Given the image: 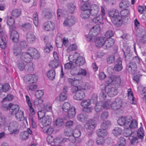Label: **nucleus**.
I'll use <instances>...</instances> for the list:
<instances>
[{"label": "nucleus", "mask_w": 146, "mask_h": 146, "mask_svg": "<svg viewBox=\"0 0 146 146\" xmlns=\"http://www.w3.org/2000/svg\"><path fill=\"white\" fill-rule=\"evenodd\" d=\"M112 103L111 101L109 100L105 101L102 105L103 108L106 109L110 108H112Z\"/></svg>", "instance_id": "44"}, {"label": "nucleus", "mask_w": 146, "mask_h": 146, "mask_svg": "<svg viewBox=\"0 0 146 146\" xmlns=\"http://www.w3.org/2000/svg\"><path fill=\"white\" fill-rule=\"evenodd\" d=\"M77 48L76 45V44H73L68 47L67 50V51L68 53H70L72 51L76 50Z\"/></svg>", "instance_id": "61"}, {"label": "nucleus", "mask_w": 146, "mask_h": 146, "mask_svg": "<svg viewBox=\"0 0 146 146\" xmlns=\"http://www.w3.org/2000/svg\"><path fill=\"white\" fill-rule=\"evenodd\" d=\"M76 21V18L74 17L69 16L64 21L63 25L65 26L70 27L74 24Z\"/></svg>", "instance_id": "14"}, {"label": "nucleus", "mask_w": 146, "mask_h": 146, "mask_svg": "<svg viewBox=\"0 0 146 146\" xmlns=\"http://www.w3.org/2000/svg\"><path fill=\"white\" fill-rule=\"evenodd\" d=\"M77 53L76 52L74 55H70L69 56L68 60L70 62H73L75 63L76 59V58L77 57Z\"/></svg>", "instance_id": "60"}, {"label": "nucleus", "mask_w": 146, "mask_h": 146, "mask_svg": "<svg viewBox=\"0 0 146 146\" xmlns=\"http://www.w3.org/2000/svg\"><path fill=\"white\" fill-rule=\"evenodd\" d=\"M127 94L130 100H131L132 102V104H136L137 103V102L136 100H135V98L133 96V93L132 92L131 90V88L128 89L127 91Z\"/></svg>", "instance_id": "35"}, {"label": "nucleus", "mask_w": 146, "mask_h": 146, "mask_svg": "<svg viewBox=\"0 0 146 146\" xmlns=\"http://www.w3.org/2000/svg\"><path fill=\"white\" fill-rule=\"evenodd\" d=\"M129 1L127 0L123 1L119 4V7L123 9H126L129 6Z\"/></svg>", "instance_id": "40"}, {"label": "nucleus", "mask_w": 146, "mask_h": 146, "mask_svg": "<svg viewBox=\"0 0 146 146\" xmlns=\"http://www.w3.org/2000/svg\"><path fill=\"white\" fill-rule=\"evenodd\" d=\"M84 92L81 90L78 91L74 96V100H81L85 97Z\"/></svg>", "instance_id": "20"}, {"label": "nucleus", "mask_w": 146, "mask_h": 146, "mask_svg": "<svg viewBox=\"0 0 146 146\" xmlns=\"http://www.w3.org/2000/svg\"><path fill=\"white\" fill-rule=\"evenodd\" d=\"M42 14L44 17L47 19L51 18L52 16V12L48 9H44L43 12Z\"/></svg>", "instance_id": "33"}, {"label": "nucleus", "mask_w": 146, "mask_h": 146, "mask_svg": "<svg viewBox=\"0 0 146 146\" xmlns=\"http://www.w3.org/2000/svg\"><path fill=\"white\" fill-rule=\"evenodd\" d=\"M9 111L11 114L14 115L19 110V107L18 105L12 104L11 106L9 107Z\"/></svg>", "instance_id": "25"}, {"label": "nucleus", "mask_w": 146, "mask_h": 146, "mask_svg": "<svg viewBox=\"0 0 146 146\" xmlns=\"http://www.w3.org/2000/svg\"><path fill=\"white\" fill-rule=\"evenodd\" d=\"M109 16L111 17V20L115 25H120L122 24V20L119 15L118 11L117 10H112L109 12Z\"/></svg>", "instance_id": "4"}, {"label": "nucleus", "mask_w": 146, "mask_h": 146, "mask_svg": "<svg viewBox=\"0 0 146 146\" xmlns=\"http://www.w3.org/2000/svg\"><path fill=\"white\" fill-rule=\"evenodd\" d=\"M96 126V121L94 120H90L84 125V128L88 131L92 132Z\"/></svg>", "instance_id": "8"}, {"label": "nucleus", "mask_w": 146, "mask_h": 146, "mask_svg": "<svg viewBox=\"0 0 146 146\" xmlns=\"http://www.w3.org/2000/svg\"><path fill=\"white\" fill-rule=\"evenodd\" d=\"M67 112L69 117L72 118L75 116L76 113L75 108L74 106H72Z\"/></svg>", "instance_id": "34"}, {"label": "nucleus", "mask_w": 146, "mask_h": 146, "mask_svg": "<svg viewBox=\"0 0 146 146\" xmlns=\"http://www.w3.org/2000/svg\"><path fill=\"white\" fill-rule=\"evenodd\" d=\"M53 48L52 45L50 43H47L44 48V51L45 52L49 53L52 50Z\"/></svg>", "instance_id": "57"}, {"label": "nucleus", "mask_w": 146, "mask_h": 146, "mask_svg": "<svg viewBox=\"0 0 146 146\" xmlns=\"http://www.w3.org/2000/svg\"><path fill=\"white\" fill-rule=\"evenodd\" d=\"M70 106L71 105L69 103L65 102L63 105L62 109L64 111L66 112L71 108Z\"/></svg>", "instance_id": "50"}, {"label": "nucleus", "mask_w": 146, "mask_h": 146, "mask_svg": "<svg viewBox=\"0 0 146 146\" xmlns=\"http://www.w3.org/2000/svg\"><path fill=\"white\" fill-rule=\"evenodd\" d=\"M45 111L44 110H40L38 111V115L39 118L40 119H41L42 118L45 116Z\"/></svg>", "instance_id": "63"}, {"label": "nucleus", "mask_w": 146, "mask_h": 146, "mask_svg": "<svg viewBox=\"0 0 146 146\" xmlns=\"http://www.w3.org/2000/svg\"><path fill=\"white\" fill-rule=\"evenodd\" d=\"M42 128L44 132L47 133L48 134H52L54 131V129L52 127H49V126L42 127Z\"/></svg>", "instance_id": "42"}, {"label": "nucleus", "mask_w": 146, "mask_h": 146, "mask_svg": "<svg viewBox=\"0 0 146 146\" xmlns=\"http://www.w3.org/2000/svg\"><path fill=\"white\" fill-rule=\"evenodd\" d=\"M126 68L129 72L134 74L137 70V66L135 62H131L127 64Z\"/></svg>", "instance_id": "15"}, {"label": "nucleus", "mask_w": 146, "mask_h": 146, "mask_svg": "<svg viewBox=\"0 0 146 146\" xmlns=\"http://www.w3.org/2000/svg\"><path fill=\"white\" fill-rule=\"evenodd\" d=\"M81 90H87L90 89L91 85L88 83H83L82 86H80Z\"/></svg>", "instance_id": "54"}, {"label": "nucleus", "mask_w": 146, "mask_h": 146, "mask_svg": "<svg viewBox=\"0 0 146 146\" xmlns=\"http://www.w3.org/2000/svg\"><path fill=\"white\" fill-rule=\"evenodd\" d=\"M105 89L108 96L111 97L114 96L117 94V89L112 87L110 85L106 86L105 88Z\"/></svg>", "instance_id": "7"}, {"label": "nucleus", "mask_w": 146, "mask_h": 146, "mask_svg": "<svg viewBox=\"0 0 146 146\" xmlns=\"http://www.w3.org/2000/svg\"><path fill=\"white\" fill-rule=\"evenodd\" d=\"M93 40V39H92L89 41L95 42L97 46L101 47L103 46L104 47V46H105V41H106V38L103 36L100 37L99 38H97V37H96L94 40Z\"/></svg>", "instance_id": "11"}, {"label": "nucleus", "mask_w": 146, "mask_h": 146, "mask_svg": "<svg viewBox=\"0 0 146 146\" xmlns=\"http://www.w3.org/2000/svg\"><path fill=\"white\" fill-rule=\"evenodd\" d=\"M33 19L35 25L37 27L38 24V19L37 14L36 12L33 15Z\"/></svg>", "instance_id": "55"}, {"label": "nucleus", "mask_w": 146, "mask_h": 146, "mask_svg": "<svg viewBox=\"0 0 146 146\" xmlns=\"http://www.w3.org/2000/svg\"><path fill=\"white\" fill-rule=\"evenodd\" d=\"M43 102V101L42 100L39 98H37L35 100L34 103L35 106L39 107L41 106Z\"/></svg>", "instance_id": "58"}, {"label": "nucleus", "mask_w": 146, "mask_h": 146, "mask_svg": "<svg viewBox=\"0 0 146 146\" xmlns=\"http://www.w3.org/2000/svg\"><path fill=\"white\" fill-rule=\"evenodd\" d=\"M76 76V78H69L68 79V80L69 84L71 86H77L81 82L80 79L81 78V76H80L79 78Z\"/></svg>", "instance_id": "17"}, {"label": "nucleus", "mask_w": 146, "mask_h": 146, "mask_svg": "<svg viewBox=\"0 0 146 146\" xmlns=\"http://www.w3.org/2000/svg\"><path fill=\"white\" fill-rule=\"evenodd\" d=\"M40 57V54L38 51L35 48L33 47H29L28 49V58L31 61L33 58L38 59Z\"/></svg>", "instance_id": "5"}, {"label": "nucleus", "mask_w": 146, "mask_h": 146, "mask_svg": "<svg viewBox=\"0 0 146 146\" xmlns=\"http://www.w3.org/2000/svg\"><path fill=\"white\" fill-rule=\"evenodd\" d=\"M90 10L83 11L81 13L80 16L82 18L87 19L90 17Z\"/></svg>", "instance_id": "39"}, {"label": "nucleus", "mask_w": 146, "mask_h": 146, "mask_svg": "<svg viewBox=\"0 0 146 146\" xmlns=\"http://www.w3.org/2000/svg\"><path fill=\"white\" fill-rule=\"evenodd\" d=\"M110 122L109 121H104L101 125V127L104 129H108L111 125Z\"/></svg>", "instance_id": "43"}, {"label": "nucleus", "mask_w": 146, "mask_h": 146, "mask_svg": "<svg viewBox=\"0 0 146 146\" xmlns=\"http://www.w3.org/2000/svg\"><path fill=\"white\" fill-rule=\"evenodd\" d=\"M36 37L34 33L29 31L28 33V42L30 43H34L35 41Z\"/></svg>", "instance_id": "27"}, {"label": "nucleus", "mask_w": 146, "mask_h": 146, "mask_svg": "<svg viewBox=\"0 0 146 146\" xmlns=\"http://www.w3.org/2000/svg\"><path fill=\"white\" fill-rule=\"evenodd\" d=\"M137 126V123L135 119H132L131 117V120L129 124L127 125V127H129L130 129H134L136 128Z\"/></svg>", "instance_id": "36"}, {"label": "nucleus", "mask_w": 146, "mask_h": 146, "mask_svg": "<svg viewBox=\"0 0 146 146\" xmlns=\"http://www.w3.org/2000/svg\"><path fill=\"white\" fill-rule=\"evenodd\" d=\"M121 132V129L118 127H115L113 130V133L115 136H118L119 135Z\"/></svg>", "instance_id": "48"}, {"label": "nucleus", "mask_w": 146, "mask_h": 146, "mask_svg": "<svg viewBox=\"0 0 146 146\" xmlns=\"http://www.w3.org/2000/svg\"><path fill=\"white\" fill-rule=\"evenodd\" d=\"M91 104V102L89 100H84L81 103V105L84 108L89 106Z\"/></svg>", "instance_id": "56"}, {"label": "nucleus", "mask_w": 146, "mask_h": 146, "mask_svg": "<svg viewBox=\"0 0 146 146\" xmlns=\"http://www.w3.org/2000/svg\"><path fill=\"white\" fill-rule=\"evenodd\" d=\"M129 11L128 9H123L120 12V14L121 15V20L122 19H123L127 17L129 15Z\"/></svg>", "instance_id": "41"}, {"label": "nucleus", "mask_w": 146, "mask_h": 146, "mask_svg": "<svg viewBox=\"0 0 146 146\" xmlns=\"http://www.w3.org/2000/svg\"><path fill=\"white\" fill-rule=\"evenodd\" d=\"M20 138L22 141L26 140L27 138V131H24L20 133Z\"/></svg>", "instance_id": "46"}, {"label": "nucleus", "mask_w": 146, "mask_h": 146, "mask_svg": "<svg viewBox=\"0 0 146 146\" xmlns=\"http://www.w3.org/2000/svg\"><path fill=\"white\" fill-rule=\"evenodd\" d=\"M108 80L109 83H111L117 87L120 86L121 82V79L119 76L113 75L109 77Z\"/></svg>", "instance_id": "6"}, {"label": "nucleus", "mask_w": 146, "mask_h": 146, "mask_svg": "<svg viewBox=\"0 0 146 146\" xmlns=\"http://www.w3.org/2000/svg\"><path fill=\"white\" fill-rule=\"evenodd\" d=\"M81 135V132L78 129H74L72 136L68 138L69 141L72 142H74L75 141V138H78L80 137Z\"/></svg>", "instance_id": "18"}, {"label": "nucleus", "mask_w": 146, "mask_h": 146, "mask_svg": "<svg viewBox=\"0 0 146 146\" xmlns=\"http://www.w3.org/2000/svg\"><path fill=\"white\" fill-rule=\"evenodd\" d=\"M42 119L41 121L43 126L42 127L49 126L51 122V119L50 117L48 116H45Z\"/></svg>", "instance_id": "23"}, {"label": "nucleus", "mask_w": 146, "mask_h": 146, "mask_svg": "<svg viewBox=\"0 0 146 146\" xmlns=\"http://www.w3.org/2000/svg\"><path fill=\"white\" fill-rule=\"evenodd\" d=\"M114 68L117 71L121 70L123 68L122 65V61L121 58H118L117 61V63L115 65Z\"/></svg>", "instance_id": "31"}, {"label": "nucleus", "mask_w": 146, "mask_h": 146, "mask_svg": "<svg viewBox=\"0 0 146 146\" xmlns=\"http://www.w3.org/2000/svg\"><path fill=\"white\" fill-rule=\"evenodd\" d=\"M96 133L99 137L104 138L107 136V132L106 130L103 129H99L97 131Z\"/></svg>", "instance_id": "29"}, {"label": "nucleus", "mask_w": 146, "mask_h": 146, "mask_svg": "<svg viewBox=\"0 0 146 146\" xmlns=\"http://www.w3.org/2000/svg\"><path fill=\"white\" fill-rule=\"evenodd\" d=\"M15 23V21L14 19L11 16H8L7 23V24L10 27H14L15 28V27L13 25Z\"/></svg>", "instance_id": "49"}, {"label": "nucleus", "mask_w": 146, "mask_h": 146, "mask_svg": "<svg viewBox=\"0 0 146 146\" xmlns=\"http://www.w3.org/2000/svg\"><path fill=\"white\" fill-rule=\"evenodd\" d=\"M132 133V131L129 128H127L124 129V132L123 133L124 135V136L127 137H129L130 135Z\"/></svg>", "instance_id": "59"}, {"label": "nucleus", "mask_w": 146, "mask_h": 146, "mask_svg": "<svg viewBox=\"0 0 146 146\" xmlns=\"http://www.w3.org/2000/svg\"><path fill=\"white\" fill-rule=\"evenodd\" d=\"M29 99V98L28 96V105L29 108V123L30 125H31L32 127L33 128H35L36 127V125L34 119V117L33 116V115L35 114V111L33 107L32 103Z\"/></svg>", "instance_id": "3"}, {"label": "nucleus", "mask_w": 146, "mask_h": 146, "mask_svg": "<svg viewBox=\"0 0 146 146\" xmlns=\"http://www.w3.org/2000/svg\"><path fill=\"white\" fill-rule=\"evenodd\" d=\"M76 68H74L73 69H72L70 70V73L72 75L76 76L77 77L79 78L80 76L82 78V76H85L87 74V72L86 70L81 68L79 72L77 73L76 72H74L76 70Z\"/></svg>", "instance_id": "13"}, {"label": "nucleus", "mask_w": 146, "mask_h": 146, "mask_svg": "<svg viewBox=\"0 0 146 146\" xmlns=\"http://www.w3.org/2000/svg\"><path fill=\"white\" fill-rule=\"evenodd\" d=\"M103 107V105L101 102L96 103L95 107V110L97 112L100 111L102 109Z\"/></svg>", "instance_id": "52"}, {"label": "nucleus", "mask_w": 146, "mask_h": 146, "mask_svg": "<svg viewBox=\"0 0 146 146\" xmlns=\"http://www.w3.org/2000/svg\"><path fill=\"white\" fill-rule=\"evenodd\" d=\"M44 29L46 31L53 30L54 28V25L53 23L50 21L45 23L43 25Z\"/></svg>", "instance_id": "22"}, {"label": "nucleus", "mask_w": 146, "mask_h": 146, "mask_svg": "<svg viewBox=\"0 0 146 146\" xmlns=\"http://www.w3.org/2000/svg\"><path fill=\"white\" fill-rule=\"evenodd\" d=\"M138 137L136 136H130L129 139L130 141L131 144L133 145L137 144L139 142L142 141L144 135L143 129L142 127H140L137 132Z\"/></svg>", "instance_id": "1"}, {"label": "nucleus", "mask_w": 146, "mask_h": 146, "mask_svg": "<svg viewBox=\"0 0 146 146\" xmlns=\"http://www.w3.org/2000/svg\"><path fill=\"white\" fill-rule=\"evenodd\" d=\"M93 23L100 24L103 25L104 23L103 22V15H100L98 17H94L92 20Z\"/></svg>", "instance_id": "24"}, {"label": "nucleus", "mask_w": 146, "mask_h": 146, "mask_svg": "<svg viewBox=\"0 0 146 146\" xmlns=\"http://www.w3.org/2000/svg\"><path fill=\"white\" fill-rule=\"evenodd\" d=\"M11 13L13 16L17 17L21 14V11L19 9H15L12 11Z\"/></svg>", "instance_id": "62"}, {"label": "nucleus", "mask_w": 146, "mask_h": 146, "mask_svg": "<svg viewBox=\"0 0 146 146\" xmlns=\"http://www.w3.org/2000/svg\"><path fill=\"white\" fill-rule=\"evenodd\" d=\"M44 110L45 111H50L51 110V105L49 104H46L44 105L43 108Z\"/></svg>", "instance_id": "64"}, {"label": "nucleus", "mask_w": 146, "mask_h": 146, "mask_svg": "<svg viewBox=\"0 0 146 146\" xmlns=\"http://www.w3.org/2000/svg\"><path fill=\"white\" fill-rule=\"evenodd\" d=\"M18 127V124L17 122L13 121L11 122L8 127L9 130L12 133H15L18 130L17 128Z\"/></svg>", "instance_id": "19"}, {"label": "nucleus", "mask_w": 146, "mask_h": 146, "mask_svg": "<svg viewBox=\"0 0 146 146\" xmlns=\"http://www.w3.org/2000/svg\"><path fill=\"white\" fill-rule=\"evenodd\" d=\"M6 35L3 31L0 33V46L1 48L4 49L6 47V43L8 40Z\"/></svg>", "instance_id": "9"}, {"label": "nucleus", "mask_w": 146, "mask_h": 146, "mask_svg": "<svg viewBox=\"0 0 146 146\" xmlns=\"http://www.w3.org/2000/svg\"><path fill=\"white\" fill-rule=\"evenodd\" d=\"M114 40L112 38H110L107 40L106 38V41L104 46V49H108L111 47L114 44Z\"/></svg>", "instance_id": "30"}, {"label": "nucleus", "mask_w": 146, "mask_h": 146, "mask_svg": "<svg viewBox=\"0 0 146 146\" xmlns=\"http://www.w3.org/2000/svg\"><path fill=\"white\" fill-rule=\"evenodd\" d=\"M124 53L126 57L131 56V54L130 52V47L129 46H127L125 48L124 51Z\"/></svg>", "instance_id": "53"}, {"label": "nucleus", "mask_w": 146, "mask_h": 146, "mask_svg": "<svg viewBox=\"0 0 146 146\" xmlns=\"http://www.w3.org/2000/svg\"><path fill=\"white\" fill-rule=\"evenodd\" d=\"M100 8L99 6L95 4L92 6V9L90 10V13L93 16H96L99 12Z\"/></svg>", "instance_id": "26"}, {"label": "nucleus", "mask_w": 146, "mask_h": 146, "mask_svg": "<svg viewBox=\"0 0 146 146\" xmlns=\"http://www.w3.org/2000/svg\"><path fill=\"white\" fill-rule=\"evenodd\" d=\"M122 104V100L119 98H117L112 103V109L114 110H117L121 107Z\"/></svg>", "instance_id": "16"}, {"label": "nucleus", "mask_w": 146, "mask_h": 146, "mask_svg": "<svg viewBox=\"0 0 146 146\" xmlns=\"http://www.w3.org/2000/svg\"><path fill=\"white\" fill-rule=\"evenodd\" d=\"M131 117H121L117 120L118 124L120 126L127 125L129 124L131 120Z\"/></svg>", "instance_id": "12"}, {"label": "nucleus", "mask_w": 146, "mask_h": 146, "mask_svg": "<svg viewBox=\"0 0 146 146\" xmlns=\"http://www.w3.org/2000/svg\"><path fill=\"white\" fill-rule=\"evenodd\" d=\"M85 62L84 58L82 56H79L77 57L76 59L75 63L77 66H81L84 65Z\"/></svg>", "instance_id": "28"}, {"label": "nucleus", "mask_w": 146, "mask_h": 146, "mask_svg": "<svg viewBox=\"0 0 146 146\" xmlns=\"http://www.w3.org/2000/svg\"><path fill=\"white\" fill-rule=\"evenodd\" d=\"M58 65V60H55L50 61L49 64L50 67L54 68H57Z\"/></svg>", "instance_id": "45"}, {"label": "nucleus", "mask_w": 146, "mask_h": 146, "mask_svg": "<svg viewBox=\"0 0 146 146\" xmlns=\"http://www.w3.org/2000/svg\"><path fill=\"white\" fill-rule=\"evenodd\" d=\"M101 28L99 25H96L94 26L91 29L89 33L86 36V40L90 41L93 39V40L96 38V36L100 32Z\"/></svg>", "instance_id": "2"}, {"label": "nucleus", "mask_w": 146, "mask_h": 146, "mask_svg": "<svg viewBox=\"0 0 146 146\" xmlns=\"http://www.w3.org/2000/svg\"><path fill=\"white\" fill-rule=\"evenodd\" d=\"M38 76L35 74L29 75L28 76V82L29 83H33L36 82L38 79Z\"/></svg>", "instance_id": "37"}, {"label": "nucleus", "mask_w": 146, "mask_h": 146, "mask_svg": "<svg viewBox=\"0 0 146 146\" xmlns=\"http://www.w3.org/2000/svg\"><path fill=\"white\" fill-rule=\"evenodd\" d=\"M56 72L54 69L49 70L47 73V76L49 79L53 80L55 77Z\"/></svg>", "instance_id": "32"}, {"label": "nucleus", "mask_w": 146, "mask_h": 146, "mask_svg": "<svg viewBox=\"0 0 146 146\" xmlns=\"http://www.w3.org/2000/svg\"><path fill=\"white\" fill-rule=\"evenodd\" d=\"M67 95L65 93H61L58 99L59 101L60 102H63L67 99Z\"/></svg>", "instance_id": "51"}, {"label": "nucleus", "mask_w": 146, "mask_h": 146, "mask_svg": "<svg viewBox=\"0 0 146 146\" xmlns=\"http://www.w3.org/2000/svg\"><path fill=\"white\" fill-rule=\"evenodd\" d=\"M14 27H10V31H11L10 33V38L15 43H17L19 41V34L15 30Z\"/></svg>", "instance_id": "10"}, {"label": "nucleus", "mask_w": 146, "mask_h": 146, "mask_svg": "<svg viewBox=\"0 0 146 146\" xmlns=\"http://www.w3.org/2000/svg\"><path fill=\"white\" fill-rule=\"evenodd\" d=\"M77 118L80 121L84 122L87 120V117L85 115L81 113L78 115L77 116Z\"/></svg>", "instance_id": "47"}, {"label": "nucleus", "mask_w": 146, "mask_h": 146, "mask_svg": "<svg viewBox=\"0 0 146 146\" xmlns=\"http://www.w3.org/2000/svg\"><path fill=\"white\" fill-rule=\"evenodd\" d=\"M23 112L21 110H19L14 115H15L16 118L17 120L21 121L25 120L27 124V121L26 117H24L23 116Z\"/></svg>", "instance_id": "21"}, {"label": "nucleus", "mask_w": 146, "mask_h": 146, "mask_svg": "<svg viewBox=\"0 0 146 146\" xmlns=\"http://www.w3.org/2000/svg\"><path fill=\"white\" fill-rule=\"evenodd\" d=\"M76 9V7L74 3H70L68 5V9L70 13H73Z\"/></svg>", "instance_id": "38"}]
</instances>
